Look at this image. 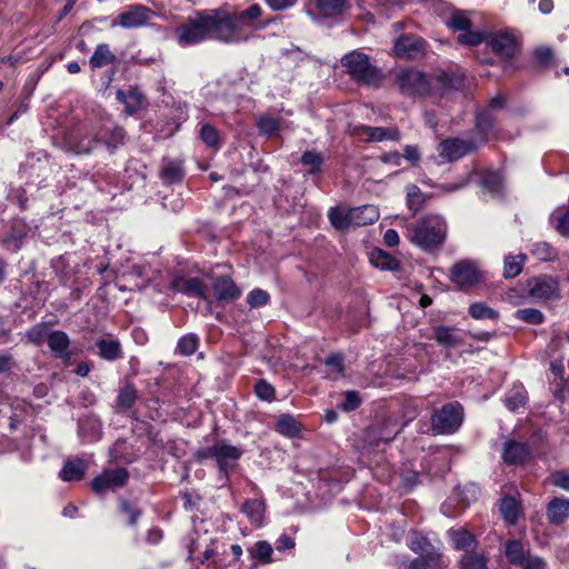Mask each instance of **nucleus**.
Listing matches in <instances>:
<instances>
[{
	"label": "nucleus",
	"instance_id": "f257e3e1",
	"mask_svg": "<svg viewBox=\"0 0 569 569\" xmlns=\"http://www.w3.org/2000/svg\"><path fill=\"white\" fill-rule=\"evenodd\" d=\"M263 9L253 3L241 11H229L221 7L198 11L176 27L174 34L180 47H191L207 40L226 44H239L249 41L252 32L267 27L259 23Z\"/></svg>",
	"mask_w": 569,
	"mask_h": 569
},
{
	"label": "nucleus",
	"instance_id": "f03ea898",
	"mask_svg": "<svg viewBox=\"0 0 569 569\" xmlns=\"http://www.w3.org/2000/svg\"><path fill=\"white\" fill-rule=\"evenodd\" d=\"M447 222L441 216H426L408 227V239L425 251H433L447 238Z\"/></svg>",
	"mask_w": 569,
	"mask_h": 569
},
{
	"label": "nucleus",
	"instance_id": "7ed1b4c3",
	"mask_svg": "<svg viewBox=\"0 0 569 569\" xmlns=\"http://www.w3.org/2000/svg\"><path fill=\"white\" fill-rule=\"evenodd\" d=\"M347 73L358 83L378 84L382 79L381 71L371 63L370 58L360 50H353L341 58Z\"/></svg>",
	"mask_w": 569,
	"mask_h": 569
},
{
	"label": "nucleus",
	"instance_id": "20e7f679",
	"mask_svg": "<svg viewBox=\"0 0 569 569\" xmlns=\"http://www.w3.org/2000/svg\"><path fill=\"white\" fill-rule=\"evenodd\" d=\"M100 134L98 124L82 126L67 136L66 146L77 154H90L101 147Z\"/></svg>",
	"mask_w": 569,
	"mask_h": 569
},
{
	"label": "nucleus",
	"instance_id": "39448f33",
	"mask_svg": "<svg viewBox=\"0 0 569 569\" xmlns=\"http://www.w3.org/2000/svg\"><path fill=\"white\" fill-rule=\"evenodd\" d=\"M463 421V408L458 402L445 405L431 418V427L436 433H453Z\"/></svg>",
	"mask_w": 569,
	"mask_h": 569
},
{
	"label": "nucleus",
	"instance_id": "423d86ee",
	"mask_svg": "<svg viewBox=\"0 0 569 569\" xmlns=\"http://www.w3.org/2000/svg\"><path fill=\"white\" fill-rule=\"evenodd\" d=\"M156 13L142 4H129L124 7L112 22V27L120 26L123 29H138L149 26Z\"/></svg>",
	"mask_w": 569,
	"mask_h": 569
},
{
	"label": "nucleus",
	"instance_id": "0eeeda50",
	"mask_svg": "<svg viewBox=\"0 0 569 569\" xmlns=\"http://www.w3.org/2000/svg\"><path fill=\"white\" fill-rule=\"evenodd\" d=\"M482 42H486L495 53L505 58L513 57L519 49L518 40L510 31H498L485 34Z\"/></svg>",
	"mask_w": 569,
	"mask_h": 569
},
{
	"label": "nucleus",
	"instance_id": "6e6552de",
	"mask_svg": "<svg viewBox=\"0 0 569 569\" xmlns=\"http://www.w3.org/2000/svg\"><path fill=\"white\" fill-rule=\"evenodd\" d=\"M346 7V0H313L308 9V14L316 22L322 23L326 19L341 17Z\"/></svg>",
	"mask_w": 569,
	"mask_h": 569
},
{
	"label": "nucleus",
	"instance_id": "1a4fd4ad",
	"mask_svg": "<svg viewBox=\"0 0 569 569\" xmlns=\"http://www.w3.org/2000/svg\"><path fill=\"white\" fill-rule=\"evenodd\" d=\"M127 480L128 472L126 469H106L102 473L92 480L91 488L96 493L101 495L108 490H116L123 487Z\"/></svg>",
	"mask_w": 569,
	"mask_h": 569
},
{
	"label": "nucleus",
	"instance_id": "9d476101",
	"mask_svg": "<svg viewBox=\"0 0 569 569\" xmlns=\"http://www.w3.org/2000/svg\"><path fill=\"white\" fill-rule=\"evenodd\" d=\"M453 30L461 31L458 41L461 44L477 46L485 40V33L470 31L471 22L463 12H453L448 21Z\"/></svg>",
	"mask_w": 569,
	"mask_h": 569
},
{
	"label": "nucleus",
	"instance_id": "9b49d317",
	"mask_svg": "<svg viewBox=\"0 0 569 569\" xmlns=\"http://www.w3.org/2000/svg\"><path fill=\"white\" fill-rule=\"evenodd\" d=\"M207 456L214 458L221 470H227L240 459L242 450L220 440L207 449Z\"/></svg>",
	"mask_w": 569,
	"mask_h": 569
},
{
	"label": "nucleus",
	"instance_id": "f8f14e48",
	"mask_svg": "<svg viewBox=\"0 0 569 569\" xmlns=\"http://www.w3.org/2000/svg\"><path fill=\"white\" fill-rule=\"evenodd\" d=\"M450 278L458 287L467 288L477 284L481 276L475 261L461 260L452 266Z\"/></svg>",
	"mask_w": 569,
	"mask_h": 569
},
{
	"label": "nucleus",
	"instance_id": "ddd939ff",
	"mask_svg": "<svg viewBox=\"0 0 569 569\" xmlns=\"http://www.w3.org/2000/svg\"><path fill=\"white\" fill-rule=\"evenodd\" d=\"M426 50L425 41L415 34H405L395 41L393 52L402 59H417Z\"/></svg>",
	"mask_w": 569,
	"mask_h": 569
},
{
	"label": "nucleus",
	"instance_id": "4468645a",
	"mask_svg": "<svg viewBox=\"0 0 569 569\" xmlns=\"http://www.w3.org/2000/svg\"><path fill=\"white\" fill-rule=\"evenodd\" d=\"M529 297L535 301L553 300L559 297L558 281L552 277H540L529 284Z\"/></svg>",
	"mask_w": 569,
	"mask_h": 569
},
{
	"label": "nucleus",
	"instance_id": "2eb2a0df",
	"mask_svg": "<svg viewBox=\"0 0 569 569\" xmlns=\"http://www.w3.org/2000/svg\"><path fill=\"white\" fill-rule=\"evenodd\" d=\"M169 288L173 292L208 300L207 286L199 278H186L182 276H176L171 280Z\"/></svg>",
	"mask_w": 569,
	"mask_h": 569
},
{
	"label": "nucleus",
	"instance_id": "dca6fc26",
	"mask_svg": "<svg viewBox=\"0 0 569 569\" xmlns=\"http://www.w3.org/2000/svg\"><path fill=\"white\" fill-rule=\"evenodd\" d=\"M353 134L366 142H380L386 140L398 141L400 139V132L397 128L370 127L365 124L355 127Z\"/></svg>",
	"mask_w": 569,
	"mask_h": 569
},
{
	"label": "nucleus",
	"instance_id": "f3484780",
	"mask_svg": "<svg viewBox=\"0 0 569 569\" xmlns=\"http://www.w3.org/2000/svg\"><path fill=\"white\" fill-rule=\"evenodd\" d=\"M398 86L402 93L409 96L422 94L428 84L425 76L417 70H405L398 76Z\"/></svg>",
	"mask_w": 569,
	"mask_h": 569
},
{
	"label": "nucleus",
	"instance_id": "a211bd4d",
	"mask_svg": "<svg viewBox=\"0 0 569 569\" xmlns=\"http://www.w3.org/2000/svg\"><path fill=\"white\" fill-rule=\"evenodd\" d=\"M475 148V144L470 141H465L458 138L448 139L439 144V154L449 161H455Z\"/></svg>",
	"mask_w": 569,
	"mask_h": 569
},
{
	"label": "nucleus",
	"instance_id": "6ab92c4d",
	"mask_svg": "<svg viewBox=\"0 0 569 569\" xmlns=\"http://www.w3.org/2000/svg\"><path fill=\"white\" fill-rule=\"evenodd\" d=\"M214 297L218 301L229 302L241 296V289L228 276L217 277L212 282Z\"/></svg>",
	"mask_w": 569,
	"mask_h": 569
},
{
	"label": "nucleus",
	"instance_id": "aec40b11",
	"mask_svg": "<svg viewBox=\"0 0 569 569\" xmlns=\"http://www.w3.org/2000/svg\"><path fill=\"white\" fill-rule=\"evenodd\" d=\"M98 131H101V147H106L110 152L124 143V130L112 122H104L99 124Z\"/></svg>",
	"mask_w": 569,
	"mask_h": 569
},
{
	"label": "nucleus",
	"instance_id": "412c9836",
	"mask_svg": "<svg viewBox=\"0 0 569 569\" xmlns=\"http://www.w3.org/2000/svg\"><path fill=\"white\" fill-rule=\"evenodd\" d=\"M546 516L550 523L559 526L569 518V498L556 497L547 505Z\"/></svg>",
	"mask_w": 569,
	"mask_h": 569
},
{
	"label": "nucleus",
	"instance_id": "4be33fe9",
	"mask_svg": "<svg viewBox=\"0 0 569 569\" xmlns=\"http://www.w3.org/2000/svg\"><path fill=\"white\" fill-rule=\"evenodd\" d=\"M398 432L396 422L389 420L382 426L371 428L368 431V440L370 445L379 447L381 443H389L393 440Z\"/></svg>",
	"mask_w": 569,
	"mask_h": 569
},
{
	"label": "nucleus",
	"instance_id": "5701e85b",
	"mask_svg": "<svg viewBox=\"0 0 569 569\" xmlns=\"http://www.w3.org/2000/svg\"><path fill=\"white\" fill-rule=\"evenodd\" d=\"M349 219L352 227L372 224L379 219V210L372 204L351 208Z\"/></svg>",
	"mask_w": 569,
	"mask_h": 569
},
{
	"label": "nucleus",
	"instance_id": "b1692460",
	"mask_svg": "<svg viewBox=\"0 0 569 569\" xmlns=\"http://www.w3.org/2000/svg\"><path fill=\"white\" fill-rule=\"evenodd\" d=\"M529 456V449L525 443L507 441L503 447L502 458L508 465H521Z\"/></svg>",
	"mask_w": 569,
	"mask_h": 569
},
{
	"label": "nucleus",
	"instance_id": "393cba45",
	"mask_svg": "<svg viewBox=\"0 0 569 569\" xmlns=\"http://www.w3.org/2000/svg\"><path fill=\"white\" fill-rule=\"evenodd\" d=\"M47 342L51 351L59 358L68 360L70 340L66 332L56 330L48 333Z\"/></svg>",
	"mask_w": 569,
	"mask_h": 569
},
{
	"label": "nucleus",
	"instance_id": "a878e982",
	"mask_svg": "<svg viewBox=\"0 0 569 569\" xmlns=\"http://www.w3.org/2000/svg\"><path fill=\"white\" fill-rule=\"evenodd\" d=\"M117 99L126 106L128 114H134L144 104V97L138 89L119 90Z\"/></svg>",
	"mask_w": 569,
	"mask_h": 569
},
{
	"label": "nucleus",
	"instance_id": "bb28decb",
	"mask_svg": "<svg viewBox=\"0 0 569 569\" xmlns=\"http://www.w3.org/2000/svg\"><path fill=\"white\" fill-rule=\"evenodd\" d=\"M446 566L441 552L439 549H436L413 559L409 565V569H443Z\"/></svg>",
	"mask_w": 569,
	"mask_h": 569
},
{
	"label": "nucleus",
	"instance_id": "cd10ccee",
	"mask_svg": "<svg viewBox=\"0 0 569 569\" xmlns=\"http://www.w3.org/2000/svg\"><path fill=\"white\" fill-rule=\"evenodd\" d=\"M87 471V463L81 459L67 461L60 471V477L64 481L81 480Z\"/></svg>",
	"mask_w": 569,
	"mask_h": 569
},
{
	"label": "nucleus",
	"instance_id": "c85d7f7f",
	"mask_svg": "<svg viewBox=\"0 0 569 569\" xmlns=\"http://www.w3.org/2000/svg\"><path fill=\"white\" fill-rule=\"evenodd\" d=\"M241 511L247 516L252 525L258 527L263 520L264 503L259 499H250L243 503Z\"/></svg>",
	"mask_w": 569,
	"mask_h": 569
},
{
	"label": "nucleus",
	"instance_id": "c756f323",
	"mask_svg": "<svg viewBox=\"0 0 569 569\" xmlns=\"http://www.w3.org/2000/svg\"><path fill=\"white\" fill-rule=\"evenodd\" d=\"M527 402V392L521 385L513 386L506 395L505 403L510 411H518Z\"/></svg>",
	"mask_w": 569,
	"mask_h": 569
},
{
	"label": "nucleus",
	"instance_id": "7c9ffc66",
	"mask_svg": "<svg viewBox=\"0 0 569 569\" xmlns=\"http://www.w3.org/2000/svg\"><path fill=\"white\" fill-rule=\"evenodd\" d=\"M370 262L381 270H397L399 267V261L381 249L370 252Z\"/></svg>",
	"mask_w": 569,
	"mask_h": 569
},
{
	"label": "nucleus",
	"instance_id": "2f4dec72",
	"mask_svg": "<svg viewBox=\"0 0 569 569\" xmlns=\"http://www.w3.org/2000/svg\"><path fill=\"white\" fill-rule=\"evenodd\" d=\"M452 545L458 550H465L466 553L476 547V539L467 530H451L449 531Z\"/></svg>",
	"mask_w": 569,
	"mask_h": 569
},
{
	"label": "nucleus",
	"instance_id": "473e14b6",
	"mask_svg": "<svg viewBox=\"0 0 569 569\" xmlns=\"http://www.w3.org/2000/svg\"><path fill=\"white\" fill-rule=\"evenodd\" d=\"M276 430L289 438L297 437L301 431L298 420L289 415H281L278 418Z\"/></svg>",
	"mask_w": 569,
	"mask_h": 569
},
{
	"label": "nucleus",
	"instance_id": "72a5a7b5",
	"mask_svg": "<svg viewBox=\"0 0 569 569\" xmlns=\"http://www.w3.org/2000/svg\"><path fill=\"white\" fill-rule=\"evenodd\" d=\"M433 338L437 342L447 348H455L461 343V338L452 328L439 326L435 329Z\"/></svg>",
	"mask_w": 569,
	"mask_h": 569
},
{
	"label": "nucleus",
	"instance_id": "f704fd0d",
	"mask_svg": "<svg viewBox=\"0 0 569 569\" xmlns=\"http://www.w3.org/2000/svg\"><path fill=\"white\" fill-rule=\"evenodd\" d=\"M116 57L111 52L107 43H100L97 46L93 54L90 58V64L92 68H102L114 61Z\"/></svg>",
	"mask_w": 569,
	"mask_h": 569
},
{
	"label": "nucleus",
	"instance_id": "c9c22d12",
	"mask_svg": "<svg viewBox=\"0 0 569 569\" xmlns=\"http://www.w3.org/2000/svg\"><path fill=\"white\" fill-rule=\"evenodd\" d=\"M500 512L508 525H515L519 518V505L513 497L501 499Z\"/></svg>",
	"mask_w": 569,
	"mask_h": 569
},
{
	"label": "nucleus",
	"instance_id": "e433bc0d",
	"mask_svg": "<svg viewBox=\"0 0 569 569\" xmlns=\"http://www.w3.org/2000/svg\"><path fill=\"white\" fill-rule=\"evenodd\" d=\"M349 216H350V209L345 210L342 208L336 207V208H330L328 211V218H329L330 223L336 229H339V230H345V229L352 227L351 221H349L350 220Z\"/></svg>",
	"mask_w": 569,
	"mask_h": 569
},
{
	"label": "nucleus",
	"instance_id": "4c0bfd02",
	"mask_svg": "<svg viewBox=\"0 0 569 569\" xmlns=\"http://www.w3.org/2000/svg\"><path fill=\"white\" fill-rule=\"evenodd\" d=\"M183 169L180 161H167L161 169V178L168 183H174L182 179Z\"/></svg>",
	"mask_w": 569,
	"mask_h": 569
},
{
	"label": "nucleus",
	"instance_id": "58836bf2",
	"mask_svg": "<svg viewBox=\"0 0 569 569\" xmlns=\"http://www.w3.org/2000/svg\"><path fill=\"white\" fill-rule=\"evenodd\" d=\"M525 260H526L525 254L507 256L505 258L503 276L506 278L517 277L522 270Z\"/></svg>",
	"mask_w": 569,
	"mask_h": 569
},
{
	"label": "nucleus",
	"instance_id": "ea45409f",
	"mask_svg": "<svg viewBox=\"0 0 569 569\" xmlns=\"http://www.w3.org/2000/svg\"><path fill=\"white\" fill-rule=\"evenodd\" d=\"M323 161V156L313 150L305 151L301 156V163L308 168V171L311 174L320 172Z\"/></svg>",
	"mask_w": 569,
	"mask_h": 569
},
{
	"label": "nucleus",
	"instance_id": "a19ab883",
	"mask_svg": "<svg viewBox=\"0 0 569 569\" xmlns=\"http://www.w3.org/2000/svg\"><path fill=\"white\" fill-rule=\"evenodd\" d=\"M409 548L420 556L426 555L437 548L432 546L426 537L418 532H412L409 539Z\"/></svg>",
	"mask_w": 569,
	"mask_h": 569
},
{
	"label": "nucleus",
	"instance_id": "79ce46f5",
	"mask_svg": "<svg viewBox=\"0 0 569 569\" xmlns=\"http://www.w3.org/2000/svg\"><path fill=\"white\" fill-rule=\"evenodd\" d=\"M480 184L489 192L497 193L502 188V177L497 171H486L481 177Z\"/></svg>",
	"mask_w": 569,
	"mask_h": 569
},
{
	"label": "nucleus",
	"instance_id": "37998d69",
	"mask_svg": "<svg viewBox=\"0 0 569 569\" xmlns=\"http://www.w3.org/2000/svg\"><path fill=\"white\" fill-rule=\"evenodd\" d=\"M528 552L525 551L521 542L517 540L509 541L506 546V556L509 561L516 566H519L526 558Z\"/></svg>",
	"mask_w": 569,
	"mask_h": 569
},
{
	"label": "nucleus",
	"instance_id": "c03bdc74",
	"mask_svg": "<svg viewBox=\"0 0 569 569\" xmlns=\"http://www.w3.org/2000/svg\"><path fill=\"white\" fill-rule=\"evenodd\" d=\"M99 353L103 359L114 360L120 355V345L114 340H100L97 343Z\"/></svg>",
	"mask_w": 569,
	"mask_h": 569
},
{
	"label": "nucleus",
	"instance_id": "a18cd8bd",
	"mask_svg": "<svg viewBox=\"0 0 569 569\" xmlns=\"http://www.w3.org/2000/svg\"><path fill=\"white\" fill-rule=\"evenodd\" d=\"M469 315L476 320H496L498 318V313L493 309L481 302L470 305Z\"/></svg>",
	"mask_w": 569,
	"mask_h": 569
},
{
	"label": "nucleus",
	"instance_id": "49530a36",
	"mask_svg": "<svg viewBox=\"0 0 569 569\" xmlns=\"http://www.w3.org/2000/svg\"><path fill=\"white\" fill-rule=\"evenodd\" d=\"M462 569H486L487 559L482 555L467 552L460 559Z\"/></svg>",
	"mask_w": 569,
	"mask_h": 569
},
{
	"label": "nucleus",
	"instance_id": "de8ad7c7",
	"mask_svg": "<svg viewBox=\"0 0 569 569\" xmlns=\"http://www.w3.org/2000/svg\"><path fill=\"white\" fill-rule=\"evenodd\" d=\"M325 365L329 368V375L332 379H338L345 373L343 357L340 353H332L326 360Z\"/></svg>",
	"mask_w": 569,
	"mask_h": 569
},
{
	"label": "nucleus",
	"instance_id": "09e8293b",
	"mask_svg": "<svg viewBox=\"0 0 569 569\" xmlns=\"http://www.w3.org/2000/svg\"><path fill=\"white\" fill-rule=\"evenodd\" d=\"M423 201V194L417 186L407 187V203L412 212L419 211Z\"/></svg>",
	"mask_w": 569,
	"mask_h": 569
},
{
	"label": "nucleus",
	"instance_id": "8fccbe9b",
	"mask_svg": "<svg viewBox=\"0 0 569 569\" xmlns=\"http://www.w3.org/2000/svg\"><path fill=\"white\" fill-rule=\"evenodd\" d=\"M515 317L531 325H539L545 318L542 312L535 308L519 309L516 311Z\"/></svg>",
	"mask_w": 569,
	"mask_h": 569
},
{
	"label": "nucleus",
	"instance_id": "3c124183",
	"mask_svg": "<svg viewBox=\"0 0 569 569\" xmlns=\"http://www.w3.org/2000/svg\"><path fill=\"white\" fill-rule=\"evenodd\" d=\"M198 347V337L196 335L183 336L179 339L177 350L183 356L192 355Z\"/></svg>",
	"mask_w": 569,
	"mask_h": 569
},
{
	"label": "nucleus",
	"instance_id": "603ef678",
	"mask_svg": "<svg viewBox=\"0 0 569 569\" xmlns=\"http://www.w3.org/2000/svg\"><path fill=\"white\" fill-rule=\"evenodd\" d=\"M550 221L557 232L562 236L569 237V211L565 213L553 212L550 216Z\"/></svg>",
	"mask_w": 569,
	"mask_h": 569
},
{
	"label": "nucleus",
	"instance_id": "864d4df0",
	"mask_svg": "<svg viewBox=\"0 0 569 569\" xmlns=\"http://www.w3.org/2000/svg\"><path fill=\"white\" fill-rule=\"evenodd\" d=\"M258 128H259L260 132L271 136V134H274L276 132H278V130L280 128V123H279L278 119H276L271 116L264 114V116L260 117V119L258 121Z\"/></svg>",
	"mask_w": 569,
	"mask_h": 569
},
{
	"label": "nucleus",
	"instance_id": "5fc2aeb1",
	"mask_svg": "<svg viewBox=\"0 0 569 569\" xmlns=\"http://www.w3.org/2000/svg\"><path fill=\"white\" fill-rule=\"evenodd\" d=\"M270 296L266 290L253 289L247 296V302L251 308H259L269 302Z\"/></svg>",
	"mask_w": 569,
	"mask_h": 569
},
{
	"label": "nucleus",
	"instance_id": "6e6d98bb",
	"mask_svg": "<svg viewBox=\"0 0 569 569\" xmlns=\"http://www.w3.org/2000/svg\"><path fill=\"white\" fill-rule=\"evenodd\" d=\"M137 399V391L132 386H126L122 388L119 392V396L117 398L118 406L128 409L130 408Z\"/></svg>",
	"mask_w": 569,
	"mask_h": 569
},
{
	"label": "nucleus",
	"instance_id": "4d7b16f0",
	"mask_svg": "<svg viewBox=\"0 0 569 569\" xmlns=\"http://www.w3.org/2000/svg\"><path fill=\"white\" fill-rule=\"evenodd\" d=\"M200 137L208 147H217L219 144V133L210 124L202 126Z\"/></svg>",
	"mask_w": 569,
	"mask_h": 569
},
{
	"label": "nucleus",
	"instance_id": "13d9d810",
	"mask_svg": "<svg viewBox=\"0 0 569 569\" xmlns=\"http://www.w3.org/2000/svg\"><path fill=\"white\" fill-rule=\"evenodd\" d=\"M256 396L261 400L270 401L274 398V388L266 380H259L254 386Z\"/></svg>",
	"mask_w": 569,
	"mask_h": 569
},
{
	"label": "nucleus",
	"instance_id": "bf43d9fd",
	"mask_svg": "<svg viewBox=\"0 0 569 569\" xmlns=\"http://www.w3.org/2000/svg\"><path fill=\"white\" fill-rule=\"evenodd\" d=\"M360 403L361 399L357 391H347L343 401L339 405V408L343 411H352L357 409Z\"/></svg>",
	"mask_w": 569,
	"mask_h": 569
},
{
	"label": "nucleus",
	"instance_id": "052dcab7",
	"mask_svg": "<svg viewBox=\"0 0 569 569\" xmlns=\"http://www.w3.org/2000/svg\"><path fill=\"white\" fill-rule=\"evenodd\" d=\"M519 567L522 569H546L547 565L542 558L527 553Z\"/></svg>",
	"mask_w": 569,
	"mask_h": 569
},
{
	"label": "nucleus",
	"instance_id": "680f3d73",
	"mask_svg": "<svg viewBox=\"0 0 569 569\" xmlns=\"http://www.w3.org/2000/svg\"><path fill=\"white\" fill-rule=\"evenodd\" d=\"M492 117L490 116V111L486 110L480 112L477 116V128L483 134H487L489 130L492 128Z\"/></svg>",
	"mask_w": 569,
	"mask_h": 569
},
{
	"label": "nucleus",
	"instance_id": "e2e57ef3",
	"mask_svg": "<svg viewBox=\"0 0 569 569\" xmlns=\"http://www.w3.org/2000/svg\"><path fill=\"white\" fill-rule=\"evenodd\" d=\"M120 508L123 513L128 516V522L130 526H134L137 523L138 518L141 515V511L131 506L128 501L121 500Z\"/></svg>",
	"mask_w": 569,
	"mask_h": 569
},
{
	"label": "nucleus",
	"instance_id": "0e129e2a",
	"mask_svg": "<svg viewBox=\"0 0 569 569\" xmlns=\"http://www.w3.org/2000/svg\"><path fill=\"white\" fill-rule=\"evenodd\" d=\"M469 179H470V174L460 178L457 182H453V183L439 184L438 189L445 193L455 192V191H458V190L462 189L463 187H466L469 183Z\"/></svg>",
	"mask_w": 569,
	"mask_h": 569
},
{
	"label": "nucleus",
	"instance_id": "69168bd1",
	"mask_svg": "<svg viewBox=\"0 0 569 569\" xmlns=\"http://www.w3.org/2000/svg\"><path fill=\"white\" fill-rule=\"evenodd\" d=\"M272 547L266 541H259L256 545V557L262 561H269L272 555Z\"/></svg>",
	"mask_w": 569,
	"mask_h": 569
},
{
	"label": "nucleus",
	"instance_id": "338daca9",
	"mask_svg": "<svg viewBox=\"0 0 569 569\" xmlns=\"http://www.w3.org/2000/svg\"><path fill=\"white\" fill-rule=\"evenodd\" d=\"M550 481L553 486L569 491V473L565 471H557L551 475Z\"/></svg>",
	"mask_w": 569,
	"mask_h": 569
},
{
	"label": "nucleus",
	"instance_id": "774afa93",
	"mask_svg": "<svg viewBox=\"0 0 569 569\" xmlns=\"http://www.w3.org/2000/svg\"><path fill=\"white\" fill-rule=\"evenodd\" d=\"M27 337L31 342L40 345L48 337L47 329L46 327H34L28 331Z\"/></svg>",
	"mask_w": 569,
	"mask_h": 569
}]
</instances>
